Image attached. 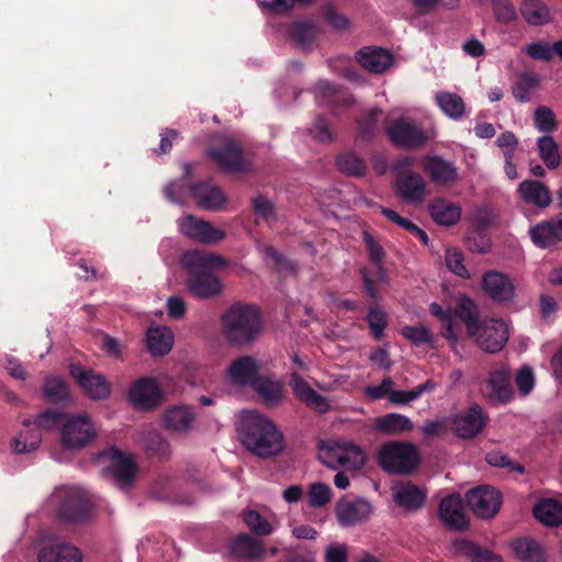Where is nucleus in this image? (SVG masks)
<instances>
[{
  "instance_id": "nucleus-1",
  "label": "nucleus",
  "mask_w": 562,
  "mask_h": 562,
  "mask_svg": "<svg viewBox=\"0 0 562 562\" xmlns=\"http://www.w3.org/2000/svg\"><path fill=\"white\" fill-rule=\"evenodd\" d=\"M220 327L229 347L245 348L254 345L261 337L265 319L258 305L236 301L221 314Z\"/></svg>"
},
{
  "instance_id": "nucleus-2",
  "label": "nucleus",
  "mask_w": 562,
  "mask_h": 562,
  "mask_svg": "<svg viewBox=\"0 0 562 562\" xmlns=\"http://www.w3.org/2000/svg\"><path fill=\"white\" fill-rule=\"evenodd\" d=\"M237 432L241 445L260 459L277 457L285 448L283 434L277 425L255 411L245 412L240 416Z\"/></svg>"
},
{
  "instance_id": "nucleus-3",
  "label": "nucleus",
  "mask_w": 562,
  "mask_h": 562,
  "mask_svg": "<svg viewBox=\"0 0 562 562\" xmlns=\"http://www.w3.org/2000/svg\"><path fill=\"white\" fill-rule=\"evenodd\" d=\"M181 265L187 272V288L194 297L211 300L223 293L222 280L212 272V269L227 265L222 256L202 250H189L183 254Z\"/></svg>"
},
{
  "instance_id": "nucleus-4",
  "label": "nucleus",
  "mask_w": 562,
  "mask_h": 562,
  "mask_svg": "<svg viewBox=\"0 0 562 562\" xmlns=\"http://www.w3.org/2000/svg\"><path fill=\"white\" fill-rule=\"evenodd\" d=\"M376 461L387 473L409 474L419 464V453L411 442L389 441L379 448Z\"/></svg>"
},
{
  "instance_id": "nucleus-5",
  "label": "nucleus",
  "mask_w": 562,
  "mask_h": 562,
  "mask_svg": "<svg viewBox=\"0 0 562 562\" xmlns=\"http://www.w3.org/2000/svg\"><path fill=\"white\" fill-rule=\"evenodd\" d=\"M66 419L67 415L65 413L52 408H47L37 414L33 423L25 419L23 422L24 427L30 428L31 425H34L35 428L26 432L21 431L19 436L12 440L13 451L15 453H27L36 450L42 441L41 429L48 430L60 425L63 426Z\"/></svg>"
},
{
  "instance_id": "nucleus-6",
  "label": "nucleus",
  "mask_w": 562,
  "mask_h": 562,
  "mask_svg": "<svg viewBox=\"0 0 562 562\" xmlns=\"http://www.w3.org/2000/svg\"><path fill=\"white\" fill-rule=\"evenodd\" d=\"M414 159L409 156L396 160L393 166L395 175V193L406 203L419 204L426 196V182L424 178L412 170Z\"/></svg>"
},
{
  "instance_id": "nucleus-7",
  "label": "nucleus",
  "mask_w": 562,
  "mask_h": 562,
  "mask_svg": "<svg viewBox=\"0 0 562 562\" xmlns=\"http://www.w3.org/2000/svg\"><path fill=\"white\" fill-rule=\"evenodd\" d=\"M318 448L326 458L323 462L333 469L340 467L347 470H360L366 463L363 451L352 442L342 440L321 441Z\"/></svg>"
},
{
  "instance_id": "nucleus-8",
  "label": "nucleus",
  "mask_w": 562,
  "mask_h": 562,
  "mask_svg": "<svg viewBox=\"0 0 562 562\" xmlns=\"http://www.w3.org/2000/svg\"><path fill=\"white\" fill-rule=\"evenodd\" d=\"M52 501L58 503L57 514L61 521L82 522L86 521L91 512V504L88 498L76 487H64L57 490Z\"/></svg>"
},
{
  "instance_id": "nucleus-9",
  "label": "nucleus",
  "mask_w": 562,
  "mask_h": 562,
  "mask_svg": "<svg viewBox=\"0 0 562 562\" xmlns=\"http://www.w3.org/2000/svg\"><path fill=\"white\" fill-rule=\"evenodd\" d=\"M207 157L227 173H246L250 170V161L245 158L241 147L228 137L209 147Z\"/></svg>"
},
{
  "instance_id": "nucleus-10",
  "label": "nucleus",
  "mask_w": 562,
  "mask_h": 562,
  "mask_svg": "<svg viewBox=\"0 0 562 562\" xmlns=\"http://www.w3.org/2000/svg\"><path fill=\"white\" fill-rule=\"evenodd\" d=\"M480 392L491 405L509 403L514 397L509 369L505 366L491 369L486 379L481 383Z\"/></svg>"
},
{
  "instance_id": "nucleus-11",
  "label": "nucleus",
  "mask_w": 562,
  "mask_h": 562,
  "mask_svg": "<svg viewBox=\"0 0 562 562\" xmlns=\"http://www.w3.org/2000/svg\"><path fill=\"white\" fill-rule=\"evenodd\" d=\"M97 431L87 415L67 417L60 429V443L68 450H80L90 445Z\"/></svg>"
},
{
  "instance_id": "nucleus-12",
  "label": "nucleus",
  "mask_w": 562,
  "mask_h": 562,
  "mask_svg": "<svg viewBox=\"0 0 562 562\" xmlns=\"http://www.w3.org/2000/svg\"><path fill=\"white\" fill-rule=\"evenodd\" d=\"M385 132L392 145L404 149L420 148L428 140L424 128L411 119H395Z\"/></svg>"
},
{
  "instance_id": "nucleus-13",
  "label": "nucleus",
  "mask_w": 562,
  "mask_h": 562,
  "mask_svg": "<svg viewBox=\"0 0 562 562\" xmlns=\"http://www.w3.org/2000/svg\"><path fill=\"white\" fill-rule=\"evenodd\" d=\"M487 422V414L474 403L451 418L450 428L458 438L473 439L483 431Z\"/></svg>"
},
{
  "instance_id": "nucleus-14",
  "label": "nucleus",
  "mask_w": 562,
  "mask_h": 562,
  "mask_svg": "<svg viewBox=\"0 0 562 562\" xmlns=\"http://www.w3.org/2000/svg\"><path fill=\"white\" fill-rule=\"evenodd\" d=\"M162 391L155 378H139L132 383L127 398L137 409L144 412L155 411L161 405Z\"/></svg>"
},
{
  "instance_id": "nucleus-15",
  "label": "nucleus",
  "mask_w": 562,
  "mask_h": 562,
  "mask_svg": "<svg viewBox=\"0 0 562 562\" xmlns=\"http://www.w3.org/2000/svg\"><path fill=\"white\" fill-rule=\"evenodd\" d=\"M470 336L482 350L490 353L502 350L509 337L506 323L495 318L482 321L477 325V331Z\"/></svg>"
},
{
  "instance_id": "nucleus-16",
  "label": "nucleus",
  "mask_w": 562,
  "mask_h": 562,
  "mask_svg": "<svg viewBox=\"0 0 562 562\" xmlns=\"http://www.w3.org/2000/svg\"><path fill=\"white\" fill-rule=\"evenodd\" d=\"M467 503L477 517L492 518L501 508L502 495L492 486L481 485L467 493Z\"/></svg>"
},
{
  "instance_id": "nucleus-17",
  "label": "nucleus",
  "mask_w": 562,
  "mask_h": 562,
  "mask_svg": "<svg viewBox=\"0 0 562 562\" xmlns=\"http://www.w3.org/2000/svg\"><path fill=\"white\" fill-rule=\"evenodd\" d=\"M70 375L76 380L83 393L91 400H106L111 394V384L106 378L93 370L80 366L70 367Z\"/></svg>"
},
{
  "instance_id": "nucleus-18",
  "label": "nucleus",
  "mask_w": 562,
  "mask_h": 562,
  "mask_svg": "<svg viewBox=\"0 0 562 562\" xmlns=\"http://www.w3.org/2000/svg\"><path fill=\"white\" fill-rule=\"evenodd\" d=\"M338 524L348 528L366 522L372 514L371 504L364 498H340L335 506Z\"/></svg>"
},
{
  "instance_id": "nucleus-19",
  "label": "nucleus",
  "mask_w": 562,
  "mask_h": 562,
  "mask_svg": "<svg viewBox=\"0 0 562 562\" xmlns=\"http://www.w3.org/2000/svg\"><path fill=\"white\" fill-rule=\"evenodd\" d=\"M180 232L190 239L203 244H215L225 237V232L215 228L210 222L187 215L178 221Z\"/></svg>"
},
{
  "instance_id": "nucleus-20",
  "label": "nucleus",
  "mask_w": 562,
  "mask_h": 562,
  "mask_svg": "<svg viewBox=\"0 0 562 562\" xmlns=\"http://www.w3.org/2000/svg\"><path fill=\"white\" fill-rule=\"evenodd\" d=\"M422 166L430 181L437 186H452L460 179L456 164L439 155L424 157Z\"/></svg>"
},
{
  "instance_id": "nucleus-21",
  "label": "nucleus",
  "mask_w": 562,
  "mask_h": 562,
  "mask_svg": "<svg viewBox=\"0 0 562 562\" xmlns=\"http://www.w3.org/2000/svg\"><path fill=\"white\" fill-rule=\"evenodd\" d=\"M483 292L497 303H508L515 297V285L509 277L496 270H488L481 279Z\"/></svg>"
},
{
  "instance_id": "nucleus-22",
  "label": "nucleus",
  "mask_w": 562,
  "mask_h": 562,
  "mask_svg": "<svg viewBox=\"0 0 562 562\" xmlns=\"http://www.w3.org/2000/svg\"><path fill=\"white\" fill-rule=\"evenodd\" d=\"M101 456L111 461L109 471L111 472L114 482L120 487H126L134 481L137 473V465L132 457L124 453L116 447L109 448Z\"/></svg>"
},
{
  "instance_id": "nucleus-23",
  "label": "nucleus",
  "mask_w": 562,
  "mask_h": 562,
  "mask_svg": "<svg viewBox=\"0 0 562 562\" xmlns=\"http://www.w3.org/2000/svg\"><path fill=\"white\" fill-rule=\"evenodd\" d=\"M531 241L539 248L546 249L562 241V212L557 216L541 221L529 228Z\"/></svg>"
},
{
  "instance_id": "nucleus-24",
  "label": "nucleus",
  "mask_w": 562,
  "mask_h": 562,
  "mask_svg": "<svg viewBox=\"0 0 562 562\" xmlns=\"http://www.w3.org/2000/svg\"><path fill=\"white\" fill-rule=\"evenodd\" d=\"M439 518L451 529L462 530L468 527L463 513V502L459 494L443 497L438 508Z\"/></svg>"
},
{
  "instance_id": "nucleus-25",
  "label": "nucleus",
  "mask_w": 562,
  "mask_h": 562,
  "mask_svg": "<svg viewBox=\"0 0 562 562\" xmlns=\"http://www.w3.org/2000/svg\"><path fill=\"white\" fill-rule=\"evenodd\" d=\"M290 384L295 397L307 407L319 413H326L329 409L328 401L323 395L314 391L297 372L291 373Z\"/></svg>"
},
{
  "instance_id": "nucleus-26",
  "label": "nucleus",
  "mask_w": 562,
  "mask_h": 562,
  "mask_svg": "<svg viewBox=\"0 0 562 562\" xmlns=\"http://www.w3.org/2000/svg\"><path fill=\"white\" fill-rule=\"evenodd\" d=\"M229 380L235 385H252L259 375L257 360L251 356H243L234 360L227 369Z\"/></svg>"
},
{
  "instance_id": "nucleus-27",
  "label": "nucleus",
  "mask_w": 562,
  "mask_h": 562,
  "mask_svg": "<svg viewBox=\"0 0 562 562\" xmlns=\"http://www.w3.org/2000/svg\"><path fill=\"white\" fill-rule=\"evenodd\" d=\"M357 61L373 74L384 72L393 63L392 54L381 47H363L356 54Z\"/></svg>"
},
{
  "instance_id": "nucleus-28",
  "label": "nucleus",
  "mask_w": 562,
  "mask_h": 562,
  "mask_svg": "<svg viewBox=\"0 0 562 562\" xmlns=\"http://www.w3.org/2000/svg\"><path fill=\"white\" fill-rule=\"evenodd\" d=\"M190 191L196 205L203 210L215 211L226 202L222 189L216 186H210L209 182L205 181L192 184Z\"/></svg>"
},
{
  "instance_id": "nucleus-29",
  "label": "nucleus",
  "mask_w": 562,
  "mask_h": 562,
  "mask_svg": "<svg viewBox=\"0 0 562 562\" xmlns=\"http://www.w3.org/2000/svg\"><path fill=\"white\" fill-rule=\"evenodd\" d=\"M392 495L394 503L406 512H416L426 499V492L411 482L393 486Z\"/></svg>"
},
{
  "instance_id": "nucleus-30",
  "label": "nucleus",
  "mask_w": 562,
  "mask_h": 562,
  "mask_svg": "<svg viewBox=\"0 0 562 562\" xmlns=\"http://www.w3.org/2000/svg\"><path fill=\"white\" fill-rule=\"evenodd\" d=\"M195 417L191 406L175 405L165 412L162 422L166 429L178 434H186L191 429Z\"/></svg>"
},
{
  "instance_id": "nucleus-31",
  "label": "nucleus",
  "mask_w": 562,
  "mask_h": 562,
  "mask_svg": "<svg viewBox=\"0 0 562 562\" xmlns=\"http://www.w3.org/2000/svg\"><path fill=\"white\" fill-rule=\"evenodd\" d=\"M429 215L432 221L442 226H452L460 221L461 206L445 198H436L428 204Z\"/></svg>"
},
{
  "instance_id": "nucleus-32",
  "label": "nucleus",
  "mask_w": 562,
  "mask_h": 562,
  "mask_svg": "<svg viewBox=\"0 0 562 562\" xmlns=\"http://www.w3.org/2000/svg\"><path fill=\"white\" fill-rule=\"evenodd\" d=\"M518 193L524 202L540 209H546L552 201L548 187L538 180H524L518 187Z\"/></svg>"
},
{
  "instance_id": "nucleus-33",
  "label": "nucleus",
  "mask_w": 562,
  "mask_h": 562,
  "mask_svg": "<svg viewBox=\"0 0 562 562\" xmlns=\"http://www.w3.org/2000/svg\"><path fill=\"white\" fill-rule=\"evenodd\" d=\"M452 550L456 555L467 557L471 562H501L502 558L488 549L467 540L457 539L452 542Z\"/></svg>"
},
{
  "instance_id": "nucleus-34",
  "label": "nucleus",
  "mask_w": 562,
  "mask_h": 562,
  "mask_svg": "<svg viewBox=\"0 0 562 562\" xmlns=\"http://www.w3.org/2000/svg\"><path fill=\"white\" fill-rule=\"evenodd\" d=\"M316 98L319 102L338 106H350L353 104V99L339 85L333 83L327 80H321L316 87Z\"/></svg>"
},
{
  "instance_id": "nucleus-35",
  "label": "nucleus",
  "mask_w": 562,
  "mask_h": 562,
  "mask_svg": "<svg viewBox=\"0 0 562 562\" xmlns=\"http://www.w3.org/2000/svg\"><path fill=\"white\" fill-rule=\"evenodd\" d=\"M524 20L532 26H541L552 21L553 14L542 0H524L519 8Z\"/></svg>"
},
{
  "instance_id": "nucleus-36",
  "label": "nucleus",
  "mask_w": 562,
  "mask_h": 562,
  "mask_svg": "<svg viewBox=\"0 0 562 562\" xmlns=\"http://www.w3.org/2000/svg\"><path fill=\"white\" fill-rule=\"evenodd\" d=\"M532 514L544 526H560L562 524V503L552 498H542L533 506Z\"/></svg>"
},
{
  "instance_id": "nucleus-37",
  "label": "nucleus",
  "mask_w": 562,
  "mask_h": 562,
  "mask_svg": "<svg viewBox=\"0 0 562 562\" xmlns=\"http://www.w3.org/2000/svg\"><path fill=\"white\" fill-rule=\"evenodd\" d=\"M40 562H81L77 548L64 542L44 547L38 553Z\"/></svg>"
},
{
  "instance_id": "nucleus-38",
  "label": "nucleus",
  "mask_w": 562,
  "mask_h": 562,
  "mask_svg": "<svg viewBox=\"0 0 562 562\" xmlns=\"http://www.w3.org/2000/svg\"><path fill=\"white\" fill-rule=\"evenodd\" d=\"M413 422L398 413H389L379 416L374 420V429L384 435H397L412 430Z\"/></svg>"
},
{
  "instance_id": "nucleus-39",
  "label": "nucleus",
  "mask_w": 562,
  "mask_h": 562,
  "mask_svg": "<svg viewBox=\"0 0 562 562\" xmlns=\"http://www.w3.org/2000/svg\"><path fill=\"white\" fill-rule=\"evenodd\" d=\"M229 551L235 558L256 559L263 555L265 549L260 541L247 533H241L232 541Z\"/></svg>"
},
{
  "instance_id": "nucleus-40",
  "label": "nucleus",
  "mask_w": 562,
  "mask_h": 562,
  "mask_svg": "<svg viewBox=\"0 0 562 562\" xmlns=\"http://www.w3.org/2000/svg\"><path fill=\"white\" fill-rule=\"evenodd\" d=\"M173 346V335L167 327L149 328L147 331V347L155 357L167 355Z\"/></svg>"
},
{
  "instance_id": "nucleus-41",
  "label": "nucleus",
  "mask_w": 562,
  "mask_h": 562,
  "mask_svg": "<svg viewBox=\"0 0 562 562\" xmlns=\"http://www.w3.org/2000/svg\"><path fill=\"white\" fill-rule=\"evenodd\" d=\"M512 550L522 562H544L546 555L541 544L531 538H520L512 543Z\"/></svg>"
},
{
  "instance_id": "nucleus-42",
  "label": "nucleus",
  "mask_w": 562,
  "mask_h": 562,
  "mask_svg": "<svg viewBox=\"0 0 562 562\" xmlns=\"http://www.w3.org/2000/svg\"><path fill=\"white\" fill-rule=\"evenodd\" d=\"M251 387L260 395L268 406H274L282 402L283 386L280 382L260 375Z\"/></svg>"
},
{
  "instance_id": "nucleus-43",
  "label": "nucleus",
  "mask_w": 562,
  "mask_h": 562,
  "mask_svg": "<svg viewBox=\"0 0 562 562\" xmlns=\"http://www.w3.org/2000/svg\"><path fill=\"white\" fill-rule=\"evenodd\" d=\"M454 316L465 325L469 335L477 331V325L481 323L477 318V306L470 297L462 296L458 301Z\"/></svg>"
},
{
  "instance_id": "nucleus-44",
  "label": "nucleus",
  "mask_w": 562,
  "mask_h": 562,
  "mask_svg": "<svg viewBox=\"0 0 562 562\" xmlns=\"http://www.w3.org/2000/svg\"><path fill=\"white\" fill-rule=\"evenodd\" d=\"M43 395L47 402L59 404L69 400L70 391L65 380L57 376H47L43 383Z\"/></svg>"
},
{
  "instance_id": "nucleus-45",
  "label": "nucleus",
  "mask_w": 562,
  "mask_h": 562,
  "mask_svg": "<svg viewBox=\"0 0 562 562\" xmlns=\"http://www.w3.org/2000/svg\"><path fill=\"white\" fill-rule=\"evenodd\" d=\"M290 38L302 48L312 45L316 37V27L308 21H294L288 27Z\"/></svg>"
},
{
  "instance_id": "nucleus-46",
  "label": "nucleus",
  "mask_w": 562,
  "mask_h": 562,
  "mask_svg": "<svg viewBox=\"0 0 562 562\" xmlns=\"http://www.w3.org/2000/svg\"><path fill=\"white\" fill-rule=\"evenodd\" d=\"M539 156L549 169H555L561 164V154L558 143L550 135L538 138Z\"/></svg>"
},
{
  "instance_id": "nucleus-47",
  "label": "nucleus",
  "mask_w": 562,
  "mask_h": 562,
  "mask_svg": "<svg viewBox=\"0 0 562 562\" xmlns=\"http://www.w3.org/2000/svg\"><path fill=\"white\" fill-rule=\"evenodd\" d=\"M436 101L441 111L449 117L458 120L464 114V102L462 98L452 92H439Z\"/></svg>"
},
{
  "instance_id": "nucleus-48",
  "label": "nucleus",
  "mask_w": 562,
  "mask_h": 562,
  "mask_svg": "<svg viewBox=\"0 0 562 562\" xmlns=\"http://www.w3.org/2000/svg\"><path fill=\"white\" fill-rule=\"evenodd\" d=\"M337 167L340 172L350 177H363L368 169L364 160L350 151L337 157Z\"/></svg>"
},
{
  "instance_id": "nucleus-49",
  "label": "nucleus",
  "mask_w": 562,
  "mask_h": 562,
  "mask_svg": "<svg viewBox=\"0 0 562 562\" xmlns=\"http://www.w3.org/2000/svg\"><path fill=\"white\" fill-rule=\"evenodd\" d=\"M539 86V78L535 74L522 72L513 87V95L519 102H528L530 92Z\"/></svg>"
},
{
  "instance_id": "nucleus-50",
  "label": "nucleus",
  "mask_w": 562,
  "mask_h": 562,
  "mask_svg": "<svg viewBox=\"0 0 562 562\" xmlns=\"http://www.w3.org/2000/svg\"><path fill=\"white\" fill-rule=\"evenodd\" d=\"M436 389V383L431 380H427L425 383L408 390L401 391L395 390L390 393V401L394 404H407L411 401L417 400L424 393L431 392Z\"/></svg>"
},
{
  "instance_id": "nucleus-51",
  "label": "nucleus",
  "mask_w": 562,
  "mask_h": 562,
  "mask_svg": "<svg viewBox=\"0 0 562 562\" xmlns=\"http://www.w3.org/2000/svg\"><path fill=\"white\" fill-rule=\"evenodd\" d=\"M401 335L405 339H407L412 344H414L415 346H423V345L434 346L435 345L434 334L430 331V329H428L424 325H419V326L405 325L401 329Z\"/></svg>"
},
{
  "instance_id": "nucleus-52",
  "label": "nucleus",
  "mask_w": 562,
  "mask_h": 562,
  "mask_svg": "<svg viewBox=\"0 0 562 562\" xmlns=\"http://www.w3.org/2000/svg\"><path fill=\"white\" fill-rule=\"evenodd\" d=\"M380 114V109H371L363 119L358 121L357 139L370 142L375 137Z\"/></svg>"
},
{
  "instance_id": "nucleus-53",
  "label": "nucleus",
  "mask_w": 562,
  "mask_h": 562,
  "mask_svg": "<svg viewBox=\"0 0 562 562\" xmlns=\"http://www.w3.org/2000/svg\"><path fill=\"white\" fill-rule=\"evenodd\" d=\"M367 322L373 338L378 341L382 340L384 330L389 324L386 313L379 306H371L368 310Z\"/></svg>"
},
{
  "instance_id": "nucleus-54",
  "label": "nucleus",
  "mask_w": 562,
  "mask_h": 562,
  "mask_svg": "<svg viewBox=\"0 0 562 562\" xmlns=\"http://www.w3.org/2000/svg\"><path fill=\"white\" fill-rule=\"evenodd\" d=\"M533 125L542 133H552L558 128V121L551 108L539 105L533 112Z\"/></svg>"
},
{
  "instance_id": "nucleus-55",
  "label": "nucleus",
  "mask_w": 562,
  "mask_h": 562,
  "mask_svg": "<svg viewBox=\"0 0 562 562\" xmlns=\"http://www.w3.org/2000/svg\"><path fill=\"white\" fill-rule=\"evenodd\" d=\"M243 520L257 536H269L273 531L271 524L257 510H245L243 514Z\"/></svg>"
},
{
  "instance_id": "nucleus-56",
  "label": "nucleus",
  "mask_w": 562,
  "mask_h": 562,
  "mask_svg": "<svg viewBox=\"0 0 562 562\" xmlns=\"http://www.w3.org/2000/svg\"><path fill=\"white\" fill-rule=\"evenodd\" d=\"M331 499V490L328 485L317 482L312 483L307 490L308 505L314 508H321L327 505Z\"/></svg>"
},
{
  "instance_id": "nucleus-57",
  "label": "nucleus",
  "mask_w": 562,
  "mask_h": 562,
  "mask_svg": "<svg viewBox=\"0 0 562 562\" xmlns=\"http://www.w3.org/2000/svg\"><path fill=\"white\" fill-rule=\"evenodd\" d=\"M251 207L256 216L265 223L270 224L277 221V212L274 204L262 194L251 199Z\"/></svg>"
},
{
  "instance_id": "nucleus-58",
  "label": "nucleus",
  "mask_w": 562,
  "mask_h": 562,
  "mask_svg": "<svg viewBox=\"0 0 562 562\" xmlns=\"http://www.w3.org/2000/svg\"><path fill=\"white\" fill-rule=\"evenodd\" d=\"M491 5L497 22L509 24L517 21L518 14L510 0H491Z\"/></svg>"
},
{
  "instance_id": "nucleus-59",
  "label": "nucleus",
  "mask_w": 562,
  "mask_h": 562,
  "mask_svg": "<svg viewBox=\"0 0 562 562\" xmlns=\"http://www.w3.org/2000/svg\"><path fill=\"white\" fill-rule=\"evenodd\" d=\"M145 448L151 456L160 459L166 458L170 453L169 442L158 432L148 434L145 439Z\"/></svg>"
},
{
  "instance_id": "nucleus-60",
  "label": "nucleus",
  "mask_w": 562,
  "mask_h": 562,
  "mask_svg": "<svg viewBox=\"0 0 562 562\" xmlns=\"http://www.w3.org/2000/svg\"><path fill=\"white\" fill-rule=\"evenodd\" d=\"M486 462L496 468H505L509 472H517L522 474L525 472V468L522 464L515 462L507 454L501 451H491L485 457Z\"/></svg>"
},
{
  "instance_id": "nucleus-61",
  "label": "nucleus",
  "mask_w": 562,
  "mask_h": 562,
  "mask_svg": "<svg viewBox=\"0 0 562 562\" xmlns=\"http://www.w3.org/2000/svg\"><path fill=\"white\" fill-rule=\"evenodd\" d=\"M448 269L462 279H470V273L463 265V254L460 250H448L446 255Z\"/></svg>"
},
{
  "instance_id": "nucleus-62",
  "label": "nucleus",
  "mask_w": 562,
  "mask_h": 562,
  "mask_svg": "<svg viewBox=\"0 0 562 562\" xmlns=\"http://www.w3.org/2000/svg\"><path fill=\"white\" fill-rule=\"evenodd\" d=\"M362 239L367 248L369 260L372 265L383 263L385 251L382 246L368 232L362 233Z\"/></svg>"
},
{
  "instance_id": "nucleus-63",
  "label": "nucleus",
  "mask_w": 562,
  "mask_h": 562,
  "mask_svg": "<svg viewBox=\"0 0 562 562\" xmlns=\"http://www.w3.org/2000/svg\"><path fill=\"white\" fill-rule=\"evenodd\" d=\"M465 247L471 252L484 254L488 251L490 238L486 233L472 231L465 238Z\"/></svg>"
},
{
  "instance_id": "nucleus-64",
  "label": "nucleus",
  "mask_w": 562,
  "mask_h": 562,
  "mask_svg": "<svg viewBox=\"0 0 562 562\" xmlns=\"http://www.w3.org/2000/svg\"><path fill=\"white\" fill-rule=\"evenodd\" d=\"M515 382L521 394H529L535 386L532 369L529 366H522L516 374Z\"/></svg>"
}]
</instances>
